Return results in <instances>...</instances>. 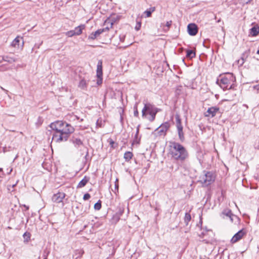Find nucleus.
<instances>
[{"mask_svg": "<svg viewBox=\"0 0 259 259\" xmlns=\"http://www.w3.org/2000/svg\"><path fill=\"white\" fill-rule=\"evenodd\" d=\"M101 208V201L99 200L97 203H96L94 205V208L96 210H100Z\"/></svg>", "mask_w": 259, "mask_h": 259, "instance_id": "31", "label": "nucleus"}, {"mask_svg": "<svg viewBox=\"0 0 259 259\" xmlns=\"http://www.w3.org/2000/svg\"><path fill=\"white\" fill-rule=\"evenodd\" d=\"M139 127H140V125H139L137 127V130H136V135L135 136V139L133 141V144H139V141L140 140L138 139V134H139Z\"/></svg>", "mask_w": 259, "mask_h": 259, "instance_id": "24", "label": "nucleus"}, {"mask_svg": "<svg viewBox=\"0 0 259 259\" xmlns=\"http://www.w3.org/2000/svg\"><path fill=\"white\" fill-rule=\"evenodd\" d=\"M133 153L131 152H126L124 154V158L125 161H128L133 157Z\"/></svg>", "mask_w": 259, "mask_h": 259, "instance_id": "23", "label": "nucleus"}, {"mask_svg": "<svg viewBox=\"0 0 259 259\" xmlns=\"http://www.w3.org/2000/svg\"><path fill=\"white\" fill-rule=\"evenodd\" d=\"M104 29H100L97 30L94 32L92 33L89 36V38L91 39H95L98 36H99L102 33L104 32Z\"/></svg>", "mask_w": 259, "mask_h": 259, "instance_id": "14", "label": "nucleus"}, {"mask_svg": "<svg viewBox=\"0 0 259 259\" xmlns=\"http://www.w3.org/2000/svg\"><path fill=\"white\" fill-rule=\"evenodd\" d=\"M96 76L97 77L103 76L102 61L101 60H99L98 62L96 70Z\"/></svg>", "mask_w": 259, "mask_h": 259, "instance_id": "13", "label": "nucleus"}, {"mask_svg": "<svg viewBox=\"0 0 259 259\" xmlns=\"http://www.w3.org/2000/svg\"><path fill=\"white\" fill-rule=\"evenodd\" d=\"M219 111V108L216 106L209 108L207 111L205 113V116L206 117H214L217 113Z\"/></svg>", "mask_w": 259, "mask_h": 259, "instance_id": "10", "label": "nucleus"}, {"mask_svg": "<svg viewBox=\"0 0 259 259\" xmlns=\"http://www.w3.org/2000/svg\"><path fill=\"white\" fill-rule=\"evenodd\" d=\"M97 77V84L98 85L101 84L102 83V80H103L102 76Z\"/></svg>", "mask_w": 259, "mask_h": 259, "instance_id": "33", "label": "nucleus"}, {"mask_svg": "<svg viewBox=\"0 0 259 259\" xmlns=\"http://www.w3.org/2000/svg\"><path fill=\"white\" fill-rule=\"evenodd\" d=\"M154 7H151L149 9L146 10L144 12V14H146V17H149L151 16V14L155 11Z\"/></svg>", "mask_w": 259, "mask_h": 259, "instance_id": "27", "label": "nucleus"}, {"mask_svg": "<svg viewBox=\"0 0 259 259\" xmlns=\"http://www.w3.org/2000/svg\"><path fill=\"white\" fill-rule=\"evenodd\" d=\"M66 122L63 121L58 120L50 124V127L54 131H55V133H58L60 130L63 127L64 125Z\"/></svg>", "mask_w": 259, "mask_h": 259, "instance_id": "7", "label": "nucleus"}, {"mask_svg": "<svg viewBox=\"0 0 259 259\" xmlns=\"http://www.w3.org/2000/svg\"><path fill=\"white\" fill-rule=\"evenodd\" d=\"M90 197H91V195L90 194L85 193L83 196V199L84 200H87L89 199L90 198Z\"/></svg>", "mask_w": 259, "mask_h": 259, "instance_id": "34", "label": "nucleus"}, {"mask_svg": "<svg viewBox=\"0 0 259 259\" xmlns=\"http://www.w3.org/2000/svg\"><path fill=\"white\" fill-rule=\"evenodd\" d=\"M205 235V233L204 232H202L201 234L199 235V236L201 237V238H203L204 237V236Z\"/></svg>", "mask_w": 259, "mask_h": 259, "instance_id": "43", "label": "nucleus"}, {"mask_svg": "<svg viewBox=\"0 0 259 259\" xmlns=\"http://www.w3.org/2000/svg\"><path fill=\"white\" fill-rule=\"evenodd\" d=\"M187 29L189 34L191 36L195 35L198 32V27L194 23L188 24Z\"/></svg>", "mask_w": 259, "mask_h": 259, "instance_id": "11", "label": "nucleus"}, {"mask_svg": "<svg viewBox=\"0 0 259 259\" xmlns=\"http://www.w3.org/2000/svg\"><path fill=\"white\" fill-rule=\"evenodd\" d=\"M238 63H240L241 65H242L244 63V59L242 58L240 60H238Z\"/></svg>", "mask_w": 259, "mask_h": 259, "instance_id": "39", "label": "nucleus"}, {"mask_svg": "<svg viewBox=\"0 0 259 259\" xmlns=\"http://www.w3.org/2000/svg\"><path fill=\"white\" fill-rule=\"evenodd\" d=\"M16 185V184H14V185H12V186H11V185L9 186H8V189H9V191H10V190H11L10 187H12V188H14Z\"/></svg>", "mask_w": 259, "mask_h": 259, "instance_id": "42", "label": "nucleus"}, {"mask_svg": "<svg viewBox=\"0 0 259 259\" xmlns=\"http://www.w3.org/2000/svg\"><path fill=\"white\" fill-rule=\"evenodd\" d=\"M88 85L87 81L84 78L81 79L78 84V87L81 89H85Z\"/></svg>", "mask_w": 259, "mask_h": 259, "instance_id": "21", "label": "nucleus"}, {"mask_svg": "<svg viewBox=\"0 0 259 259\" xmlns=\"http://www.w3.org/2000/svg\"><path fill=\"white\" fill-rule=\"evenodd\" d=\"M115 188H118V186H117L116 185H115Z\"/></svg>", "mask_w": 259, "mask_h": 259, "instance_id": "51", "label": "nucleus"}, {"mask_svg": "<svg viewBox=\"0 0 259 259\" xmlns=\"http://www.w3.org/2000/svg\"><path fill=\"white\" fill-rule=\"evenodd\" d=\"M124 209L123 207L119 206L117 207V210L116 213L121 217L124 212Z\"/></svg>", "mask_w": 259, "mask_h": 259, "instance_id": "28", "label": "nucleus"}, {"mask_svg": "<svg viewBox=\"0 0 259 259\" xmlns=\"http://www.w3.org/2000/svg\"><path fill=\"white\" fill-rule=\"evenodd\" d=\"M196 56L195 52L192 50H187L186 57L189 59H192Z\"/></svg>", "mask_w": 259, "mask_h": 259, "instance_id": "22", "label": "nucleus"}, {"mask_svg": "<svg viewBox=\"0 0 259 259\" xmlns=\"http://www.w3.org/2000/svg\"><path fill=\"white\" fill-rule=\"evenodd\" d=\"M252 89L256 91V93H259V83L256 85H254L252 87Z\"/></svg>", "mask_w": 259, "mask_h": 259, "instance_id": "35", "label": "nucleus"}, {"mask_svg": "<svg viewBox=\"0 0 259 259\" xmlns=\"http://www.w3.org/2000/svg\"><path fill=\"white\" fill-rule=\"evenodd\" d=\"M256 54L259 55V49L257 51Z\"/></svg>", "mask_w": 259, "mask_h": 259, "instance_id": "49", "label": "nucleus"}, {"mask_svg": "<svg viewBox=\"0 0 259 259\" xmlns=\"http://www.w3.org/2000/svg\"><path fill=\"white\" fill-rule=\"evenodd\" d=\"M125 38L124 35L120 36V40L121 41H123Z\"/></svg>", "mask_w": 259, "mask_h": 259, "instance_id": "41", "label": "nucleus"}, {"mask_svg": "<svg viewBox=\"0 0 259 259\" xmlns=\"http://www.w3.org/2000/svg\"><path fill=\"white\" fill-rule=\"evenodd\" d=\"M246 234L245 231L242 229L241 230L239 231L237 233H236L232 238L231 240V242L232 243H235L240 239L242 238V237Z\"/></svg>", "mask_w": 259, "mask_h": 259, "instance_id": "8", "label": "nucleus"}, {"mask_svg": "<svg viewBox=\"0 0 259 259\" xmlns=\"http://www.w3.org/2000/svg\"><path fill=\"white\" fill-rule=\"evenodd\" d=\"M3 169L2 168H0V171H2Z\"/></svg>", "mask_w": 259, "mask_h": 259, "instance_id": "50", "label": "nucleus"}, {"mask_svg": "<svg viewBox=\"0 0 259 259\" xmlns=\"http://www.w3.org/2000/svg\"><path fill=\"white\" fill-rule=\"evenodd\" d=\"M120 216H119L117 214L115 213L112 217V222L113 223H116L120 220Z\"/></svg>", "mask_w": 259, "mask_h": 259, "instance_id": "29", "label": "nucleus"}, {"mask_svg": "<svg viewBox=\"0 0 259 259\" xmlns=\"http://www.w3.org/2000/svg\"><path fill=\"white\" fill-rule=\"evenodd\" d=\"M141 27V23L140 22H137V23L135 26V29L136 30H140Z\"/></svg>", "mask_w": 259, "mask_h": 259, "instance_id": "36", "label": "nucleus"}, {"mask_svg": "<svg viewBox=\"0 0 259 259\" xmlns=\"http://www.w3.org/2000/svg\"><path fill=\"white\" fill-rule=\"evenodd\" d=\"M108 142L112 148L114 149L117 147V144H116L112 139H109Z\"/></svg>", "mask_w": 259, "mask_h": 259, "instance_id": "30", "label": "nucleus"}, {"mask_svg": "<svg viewBox=\"0 0 259 259\" xmlns=\"http://www.w3.org/2000/svg\"><path fill=\"white\" fill-rule=\"evenodd\" d=\"M23 38L20 36L16 37L11 43V46L15 48H19L20 46V42L22 40Z\"/></svg>", "mask_w": 259, "mask_h": 259, "instance_id": "17", "label": "nucleus"}, {"mask_svg": "<svg viewBox=\"0 0 259 259\" xmlns=\"http://www.w3.org/2000/svg\"><path fill=\"white\" fill-rule=\"evenodd\" d=\"M222 215H223V216H226L227 217H232V211L230 209H225L224 210L222 213ZM223 218L224 217H223Z\"/></svg>", "mask_w": 259, "mask_h": 259, "instance_id": "25", "label": "nucleus"}, {"mask_svg": "<svg viewBox=\"0 0 259 259\" xmlns=\"http://www.w3.org/2000/svg\"><path fill=\"white\" fill-rule=\"evenodd\" d=\"M72 142L74 146L76 148H79L80 146L83 145L82 141L80 139L73 137L72 139Z\"/></svg>", "mask_w": 259, "mask_h": 259, "instance_id": "18", "label": "nucleus"}, {"mask_svg": "<svg viewBox=\"0 0 259 259\" xmlns=\"http://www.w3.org/2000/svg\"><path fill=\"white\" fill-rule=\"evenodd\" d=\"M3 60L6 62H8L10 63H12L13 62H14L16 61L17 59L15 57H11L10 56H6L3 57Z\"/></svg>", "mask_w": 259, "mask_h": 259, "instance_id": "19", "label": "nucleus"}, {"mask_svg": "<svg viewBox=\"0 0 259 259\" xmlns=\"http://www.w3.org/2000/svg\"><path fill=\"white\" fill-rule=\"evenodd\" d=\"M1 89L3 90V91H5L6 92H7V90H6L5 89H4L3 88L1 87Z\"/></svg>", "mask_w": 259, "mask_h": 259, "instance_id": "48", "label": "nucleus"}, {"mask_svg": "<svg viewBox=\"0 0 259 259\" xmlns=\"http://www.w3.org/2000/svg\"><path fill=\"white\" fill-rule=\"evenodd\" d=\"M90 180V178L85 176L78 183L77 188H81L84 187Z\"/></svg>", "mask_w": 259, "mask_h": 259, "instance_id": "15", "label": "nucleus"}, {"mask_svg": "<svg viewBox=\"0 0 259 259\" xmlns=\"http://www.w3.org/2000/svg\"><path fill=\"white\" fill-rule=\"evenodd\" d=\"M113 24V22H111L110 23V27H111L112 26Z\"/></svg>", "mask_w": 259, "mask_h": 259, "instance_id": "47", "label": "nucleus"}, {"mask_svg": "<svg viewBox=\"0 0 259 259\" xmlns=\"http://www.w3.org/2000/svg\"><path fill=\"white\" fill-rule=\"evenodd\" d=\"M24 206L25 207L26 210H28L29 209V207L28 206L24 205Z\"/></svg>", "mask_w": 259, "mask_h": 259, "instance_id": "44", "label": "nucleus"}, {"mask_svg": "<svg viewBox=\"0 0 259 259\" xmlns=\"http://www.w3.org/2000/svg\"><path fill=\"white\" fill-rule=\"evenodd\" d=\"M134 114L135 116H136V117L138 116L139 112H138V111L137 109H136V110H135L134 111Z\"/></svg>", "mask_w": 259, "mask_h": 259, "instance_id": "40", "label": "nucleus"}, {"mask_svg": "<svg viewBox=\"0 0 259 259\" xmlns=\"http://www.w3.org/2000/svg\"><path fill=\"white\" fill-rule=\"evenodd\" d=\"M88 154H89V152H88V151H87V154H86V155H85V158L88 156Z\"/></svg>", "mask_w": 259, "mask_h": 259, "instance_id": "46", "label": "nucleus"}, {"mask_svg": "<svg viewBox=\"0 0 259 259\" xmlns=\"http://www.w3.org/2000/svg\"><path fill=\"white\" fill-rule=\"evenodd\" d=\"M191 219V217L190 214L188 212L186 213L184 218V222L186 226L188 225V223L190 221Z\"/></svg>", "mask_w": 259, "mask_h": 259, "instance_id": "26", "label": "nucleus"}, {"mask_svg": "<svg viewBox=\"0 0 259 259\" xmlns=\"http://www.w3.org/2000/svg\"><path fill=\"white\" fill-rule=\"evenodd\" d=\"M259 33V27L254 26L249 30V35L252 36H256Z\"/></svg>", "mask_w": 259, "mask_h": 259, "instance_id": "16", "label": "nucleus"}, {"mask_svg": "<svg viewBox=\"0 0 259 259\" xmlns=\"http://www.w3.org/2000/svg\"><path fill=\"white\" fill-rule=\"evenodd\" d=\"M175 118L176 125L178 131L179 138L181 142H184L185 140V136L183 132V126L181 123V119L178 114H176Z\"/></svg>", "mask_w": 259, "mask_h": 259, "instance_id": "5", "label": "nucleus"}, {"mask_svg": "<svg viewBox=\"0 0 259 259\" xmlns=\"http://www.w3.org/2000/svg\"><path fill=\"white\" fill-rule=\"evenodd\" d=\"M229 218L230 219V220L231 221V222H233V220H234V218L236 219H238L236 215L233 214V213H232V217H229Z\"/></svg>", "mask_w": 259, "mask_h": 259, "instance_id": "37", "label": "nucleus"}, {"mask_svg": "<svg viewBox=\"0 0 259 259\" xmlns=\"http://www.w3.org/2000/svg\"><path fill=\"white\" fill-rule=\"evenodd\" d=\"M74 131V127L70 124L66 122L63 127L58 133H55L53 136V140L57 143L67 141L70 134Z\"/></svg>", "mask_w": 259, "mask_h": 259, "instance_id": "2", "label": "nucleus"}, {"mask_svg": "<svg viewBox=\"0 0 259 259\" xmlns=\"http://www.w3.org/2000/svg\"><path fill=\"white\" fill-rule=\"evenodd\" d=\"M66 35H67L68 37H72L74 35H75V33H74V32L73 31V30H70L69 31H67L66 33Z\"/></svg>", "mask_w": 259, "mask_h": 259, "instance_id": "32", "label": "nucleus"}, {"mask_svg": "<svg viewBox=\"0 0 259 259\" xmlns=\"http://www.w3.org/2000/svg\"><path fill=\"white\" fill-rule=\"evenodd\" d=\"M65 196V193L63 192H58L55 194L52 197V200L54 202L60 203L62 201Z\"/></svg>", "mask_w": 259, "mask_h": 259, "instance_id": "12", "label": "nucleus"}, {"mask_svg": "<svg viewBox=\"0 0 259 259\" xmlns=\"http://www.w3.org/2000/svg\"><path fill=\"white\" fill-rule=\"evenodd\" d=\"M171 23H172L171 21H167V22H166V26L167 27V28H168H168L171 26Z\"/></svg>", "mask_w": 259, "mask_h": 259, "instance_id": "38", "label": "nucleus"}, {"mask_svg": "<svg viewBox=\"0 0 259 259\" xmlns=\"http://www.w3.org/2000/svg\"><path fill=\"white\" fill-rule=\"evenodd\" d=\"M159 109L155 107L154 105L150 103L145 104L144 107L142 111V117H146L147 114H149V116L147 119L151 122L154 120L156 115L158 112Z\"/></svg>", "mask_w": 259, "mask_h": 259, "instance_id": "4", "label": "nucleus"}, {"mask_svg": "<svg viewBox=\"0 0 259 259\" xmlns=\"http://www.w3.org/2000/svg\"><path fill=\"white\" fill-rule=\"evenodd\" d=\"M251 0H247L246 2V4H248L249 3H250L251 2Z\"/></svg>", "mask_w": 259, "mask_h": 259, "instance_id": "45", "label": "nucleus"}, {"mask_svg": "<svg viewBox=\"0 0 259 259\" xmlns=\"http://www.w3.org/2000/svg\"><path fill=\"white\" fill-rule=\"evenodd\" d=\"M44 259H47V257H45V258H44Z\"/></svg>", "mask_w": 259, "mask_h": 259, "instance_id": "52", "label": "nucleus"}, {"mask_svg": "<svg viewBox=\"0 0 259 259\" xmlns=\"http://www.w3.org/2000/svg\"><path fill=\"white\" fill-rule=\"evenodd\" d=\"M169 127L170 123L169 122L167 121L161 124L160 126L157 128V130L160 135H165Z\"/></svg>", "mask_w": 259, "mask_h": 259, "instance_id": "9", "label": "nucleus"}, {"mask_svg": "<svg viewBox=\"0 0 259 259\" xmlns=\"http://www.w3.org/2000/svg\"><path fill=\"white\" fill-rule=\"evenodd\" d=\"M204 175L200 178L199 181L205 186L210 185L214 181V177L212 172L204 171Z\"/></svg>", "mask_w": 259, "mask_h": 259, "instance_id": "6", "label": "nucleus"}, {"mask_svg": "<svg viewBox=\"0 0 259 259\" xmlns=\"http://www.w3.org/2000/svg\"><path fill=\"white\" fill-rule=\"evenodd\" d=\"M170 153L174 159L183 161L188 157V151L182 145L176 142H170Z\"/></svg>", "mask_w": 259, "mask_h": 259, "instance_id": "1", "label": "nucleus"}, {"mask_svg": "<svg viewBox=\"0 0 259 259\" xmlns=\"http://www.w3.org/2000/svg\"><path fill=\"white\" fill-rule=\"evenodd\" d=\"M84 25H80L75 28L73 30L75 35H79L81 34L82 29H84Z\"/></svg>", "mask_w": 259, "mask_h": 259, "instance_id": "20", "label": "nucleus"}, {"mask_svg": "<svg viewBox=\"0 0 259 259\" xmlns=\"http://www.w3.org/2000/svg\"><path fill=\"white\" fill-rule=\"evenodd\" d=\"M235 77L232 73H227L221 75L217 80V83L223 90H230L234 88Z\"/></svg>", "mask_w": 259, "mask_h": 259, "instance_id": "3", "label": "nucleus"}]
</instances>
